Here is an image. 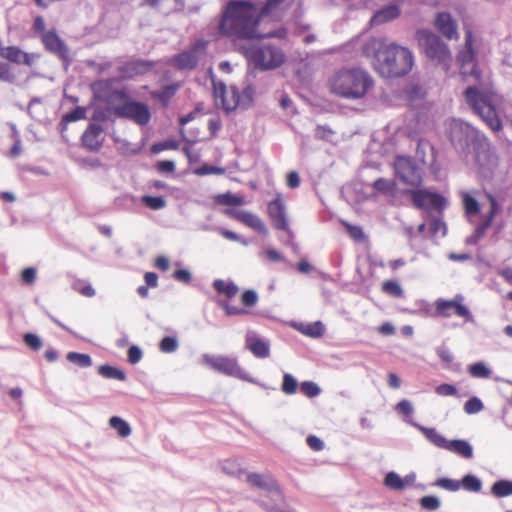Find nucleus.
<instances>
[{"instance_id":"51","label":"nucleus","mask_w":512,"mask_h":512,"mask_svg":"<svg viewBox=\"0 0 512 512\" xmlns=\"http://www.w3.org/2000/svg\"><path fill=\"white\" fill-rule=\"evenodd\" d=\"M382 291L393 297H401L403 289L396 280H386L382 284Z\"/></svg>"},{"instance_id":"44","label":"nucleus","mask_w":512,"mask_h":512,"mask_svg":"<svg viewBox=\"0 0 512 512\" xmlns=\"http://www.w3.org/2000/svg\"><path fill=\"white\" fill-rule=\"evenodd\" d=\"M177 91V86L175 84H169L162 88L160 92L156 94L157 99L161 103L162 106H168L171 98L175 95Z\"/></svg>"},{"instance_id":"62","label":"nucleus","mask_w":512,"mask_h":512,"mask_svg":"<svg viewBox=\"0 0 512 512\" xmlns=\"http://www.w3.org/2000/svg\"><path fill=\"white\" fill-rule=\"evenodd\" d=\"M156 169L160 173H173L176 169L175 162L172 160H159L156 163Z\"/></svg>"},{"instance_id":"29","label":"nucleus","mask_w":512,"mask_h":512,"mask_svg":"<svg viewBox=\"0 0 512 512\" xmlns=\"http://www.w3.org/2000/svg\"><path fill=\"white\" fill-rule=\"evenodd\" d=\"M98 374L107 379L126 380V373L122 369L110 364L100 365L98 367Z\"/></svg>"},{"instance_id":"11","label":"nucleus","mask_w":512,"mask_h":512,"mask_svg":"<svg viewBox=\"0 0 512 512\" xmlns=\"http://www.w3.org/2000/svg\"><path fill=\"white\" fill-rule=\"evenodd\" d=\"M248 59L256 69L269 71L279 68L285 62L286 57L279 47L268 44L252 49Z\"/></svg>"},{"instance_id":"9","label":"nucleus","mask_w":512,"mask_h":512,"mask_svg":"<svg viewBox=\"0 0 512 512\" xmlns=\"http://www.w3.org/2000/svg\"><path fill=\"white\" fill-rule=\"evenodd\" d=\"M202 363L226 376L235 377L258 385L262 388H267L264 383H261L257 379L251 377L242 367H240L236 358H230L223 355L215 356L205 353L202 355Z\"/></svg>"},{"instance_id":"39","label":"nucleus","mask_w":512,"mask_h":512,"mask_svg":"<svg viewBox=\"0 0 512 512\" xmlns=\"http://www.w3.org/2000/svg\"><path fill=\"white\" fill-rule=\"evenodd\" d=\"M141 202L151 210H160L166 206V200L163 196L144 195Z\"/></svg>"},{"instance_id":"57","label":"nucleus","mask_w":512,"mask_h":512,"mask_svg":"<svg viewBox=\"0 0 512 512\" xmlns=\"http://www.w3.org/2000/svg\"><path fill=\"white\" fill-rule=\"evenodd\" d=\"M345 228L348 235L356 242H364L366 240L367 237L361 226L345 223Z\"/></svg>"},{"instance_id":"48","label":"nucleus","mask_w":512,"mask_h":512,"mask_svg":"<svg viewBox=\"0 0 512 512\" xmlns=\"http://www.w3.org/2000/svg\"><path fill=\"white\" fill-rule=\"evenodd\" d=\"M23 51L17 46H8L1 51V56L10 62L20 64Z\"/></svg>"},{"instance_id":"38","label":"nucleus","mask_w":512,"mask_h":512,"mask_svg":"<svg viewBox=\"0 0 512 512\" xmlns=\"http://www.w3.org/2000/svg\"><path fill=\"white\" fill-rule=\"evenodd\" d=\"M384 485L390 489L401 491L405 489L404 480L394 471L388 472L384 477Z\"/></svg>"},{"instance_id":"33","label":"nucleus","mask_w":512,"mask_h":512,"mask_svg":"<svg viewBox=\"0 0 512 512\" xmlns=\"http://www.w3.org/2000/svg\"><path fill=\"white\" fill-rule=\"evenodd\" d=\"M462 203L465 210V213L468 216H475L480 212V204L478 200L469 194L468 192L462 193Z\"/></svg>"},{"instance_id":"5","label":"nucleus","mask_w":512,"mask_h":512,"mask_svg":"<svg viewBox=\"0 0 512 512\" xmlns=\"http://www.w3.org/2000/svg\"><path fill=\"white\" fill-rule=\"evenodd\" d=\"M370 74L360 68H342L330 80V91L344 99L358 100L363 98L373 86Z\"/></svg>"},{"instance_id":"27","label":"nucleus","mask_w":512,"mask_h":512,"mask_svg":"<svg viewBox=\"0 0 512 512\" xmlns=\"http://www.w3.org/2000/svg\"><path fill=\"white\" fill-rule=\"evenodd\" d=\"M212 86H213V97L215 103L217 105L218 101L220 102V107L225 111V106H228L229 102L226 97L227 86L223 81H216L212 76Z\"/></svg>"},{"instance_id":"53","label":"nucleus","mask_w":512,"mask_h":512,"mask_svg":"<svg viewBox=\"0 0 512 512\" xmlns=\"http://www.w3.org/2000/svg\"><path fill=\"white\" fill-rule=\"evenodd\" d=\"M299 387L300 391L309 398L317 397L321 393L320 386L313 381H303Z\"/></svg>"},{"instance_id":"56","label":"nucleus","mask_w":512,"mask_h":512,"mask_svg":"<svg viewBox=\"0 0 512 512\" xmlns=\"http://www.w3.org/2000/svg\"><path fill=\"white\" fill-rule=\"evenodd\" d=\"M110 114H113L111 110L109 109V105L106 104V107L96 106L94 107L92 114H91V120L95 122H105L109 120Z\"/></svg>"},{"instance_id":"55","label":"nucleus","mask_w":512,"mask_h":512,"mask_svg":"<svg viewBox=\"0 0 512 512\" xmlns=\"http://www.w3.org/2000/svg\"><path fill=\"white\" fill-rule=\"evenodd\" d=\"M87 109L83 106H76L71 111L63 114L65 122H76L78 120L86 119Z\"/></svg>"},{"instance_id":"37","label":"nucleus","mask_w":512,"mask_h":512,"mask_svg":"<svg viewBox=\"0 0 512 512\" xmlns=\"http://www.w3.org/2000/svg\"><path fill=\"white\" fill-rule=\"evenodd\" d=\"M300 332L312 338H320L325 333V325L321 321H315L305 325L304 329Z\"/></svg>"},{"instance_id":"2","label":"nucleus","mask_w":512,"mask_h":512,"mask_svg":"<svg viewBox=\"0 0 512 512\" xmlns=\"http://www.w3.org/2000/svg\"><path fill=\"white\" fill-rule=\"evenodd\" d=\"M116 78L98 79L90 84L93 97L109 105L111 112L120 119L134 122L139 126L151 120V111L145 102L136 100L125 88H113Z\"/></svg>"},{"instance_id":"61","label":"nucleus","mask_w":512,"mask_h":512,"mask_svg":"<svg viewBox=\"0 0 512 512\" xmlns=\"http://www.w3.org/2000/svg\"><path fill=\"white\" fill-rule=\"evenodd\" d=\"M283 501H272L271 503H268L266 501H259L261 507L267 512H294L293 510H284L281 508V504Z\"/></svg>"},{"instance_id":"18","label":"nucleus","mask_w":512,"mask_h":512,"mask_svg":"<svg viewBox=\"0 0 512 512\" xmlns=\"http://www.w3.org/2000/svg\"><path fill=\"white\" fill-rule=\"evenodd\" d=\"M104 128L97 123L91 122L81 136V145L90 152H98L103 147Z\"/></svg>"},{"instance_id":"30","label":"nucleus","mask_w":512,"mask_h":512,"mask_svg":"<svg viewBox=\"0 0 512 512\" xmlns=\"http://www.w3.org/2000/svg\"><path fill=\"white\" fill-rule=\"evenodd\" d=\"M214 202L222 206H241L244 204V198L228 191L215 195Z\"/></svg>"},{"instance_id":"50","label":"nucleus","mask_w":512,"mask_h":512,"mask_svg":"<svg viewBox=\"0 0 512 512\" xmlns=\"http://www.w3.org/2000/svg\"><path fill=\"white\" fill-rule=\"evenodd\" d=\"M419 504L424 510L435 511L441 506V501L435 495H426L420 498Z\"/></svg>"},{"instance_id":"21","label":"nucleus","mask_w":512,"mask_h":512,"mask_svg":"<svg viewBox=\"0 0 512 512\" xmlns=\"http://www.w3.org/2000/svg\"><path fill=\"white\" fill-rule=\"evenodd\" d=\"M245 348L256 358L264 359L270 356L269 340L260 337L255 331H247L245 335Z\"/></svg>"},{"instance_id":"40","label":"nucleus","mask_w":512,"mask_h":512,"mask_svg":"<svg viewBox=\"0 0 512 512\" xmlns=\"http://www.w3.org/2000/svg\"><path fill=\"white\" fill-rule=\"evenodd\" d=\"M179 143L174 139H166L164 141L155 142L150 147L151 154H158L164 150H177Z\"/></svg>"},{"instance_id":"63","label":"nucleus","mask_w":512,"mask_h":512,"mask_svg":"<svg viewBox=\"0 0 512 512\" xmlns=\"http://www.w3.org/2000/svg\"><path fill=\"white\" fill-rule=\"evenodd\" d=\"M37 271L34 267H26L21 272V280L24 284L30 285L35 282Z\"/></svg>"},{"instance_id":"6","label":"nucleus","mask_w":512,"mask_h":512,"mask_svg":"<svg viewBox=\"0 0 512 512\" xmlns=\"http://www.w3.org/2000/svg\"><path fill=\"white\" fill-rule=\"evenodd\" d=\"M465 101L472 111L493 131L503 129V115H500L492 93L480 90L476 85H470L464 90Z\"/></svg>"},{"instance_id":"8","label":"nucleus","mask_w":512,"mask_h":512,"mask_svg":"<svg viewBox=\"0 0 512 512\" xmlns=\"http://www.w3.org/2000/svg\"><path fill=\"white\" fill-rule=\"evenodd\" d=\"M409 423L419 430L425 438L434 446L450 451L462 458L471 459L473 457V447L468 440L465 439H446L434 427H426L413 420Z\"/></svg>"},{"instance_id":"4","label":"nucleus","mask_w":512,"mask_h":512,"mask_svg":"<svg viewBox=\"0 0 512 512\" xmlns=\"http://www.w3.org/2000/svg\"><path fill=\"white\" fill-rule=\"evenodd\" d=\"M262 16L250 0H229L222 9L218 31L222 36L243 40L273 37L272 32L266 35L257 33Z\"/></svg>"},{"instance_id":"1","label":"nucleus","mask_w":512,"mask_h":512,"mask_svg":"<svg viewBox=\"0 0 512 512\" xmlns=\"http://www.w3.org/2000/svg\"><path fill=\"white\" fill-rule=\"evenodd\" d=\"M449 140L460 156L474 155L481 176L493 177L498 157L484 133L468 122L453 119L449 125Z\"/></svg>"},{"instance_id":"35","label":"nucleus","mask_w":512,"mask_h":512,"mask_svg":"<svg viewBox=\"0 0 512 512\" xmlns=\"http://www.w3.org/2000/svg\"><path fill=\"white\" fill-rule=\"evenodd\" d=\"M372 187L377 191L385 195H393L396 191V183L393 180H388L386 178H378L376 179Z\"/></svg>"},{"instance_id":"59","label":"nucleus","mask_w":512,"mask_h":512,"mask_svg":"<svg viewBox=\"0 0 512 512\" xmlns=\"http://www.w3.org/2000/svg\"><path fill=\"white\" fill-rule=\"evenodd\" d=\"M142 356V350L137 345H131L127 350V359L130 364H137Z\"/></svg>"},{"instance_id":"19","label":"nucleus","mask_w":512,"mask_h":512,"mask_svg":"<svg viewBox=\"0 0 512 512\" xmlns=\"http://www.w3.org/2000/svg\"><path fill=\"white\" fill-rule=\"evenodd\" d=\"M206 42L201 40L192 45L188 50L182 51L172 58V63L180 70H194L199 62L197 56L198 48H205Z\"/></svg>"},{"instance_id":"20","label":"nucleus","mask_w":512,"mask_h":512,"mask_svg":"<svg viewBox=\"0 0 512 512\" xmlns=\"http://www.w3.org/2000/svg\"><path fill=\"white\" fill-rule=\"evenodd\" d=\"M155 63L146 59H132L118 67V72L124 79H132L138 75H144L151 71Z\"/></svg>"},{"instance_id":"52","label":"nucleus","mask_w":512,"mask_h":512,"mask_svg":"<svg viewBox=\"0 0 512 512\" xmlns=\"http://www.w3.org/2000/svg\"><path fill=\"white\" fill-rule=\"evenodd\" d=\"M22 339L24 344L33 351H38L43 346L42 339L35 333L27 332L23 335Z\"/></svg>"},{"instance_id":"41","label":"nucleus","mask_w":512,"mask_h":512,"mask_svg":"<svg viewBox=\"0 0 512 512\" xmlns=\"http://www.w3.org/2000/svg\"><path fill=\"white\" fill-rule=\"evenodd\" d=\"M159 350L163 353H173L179 347V341L177 336H164L159 341Z\"/></svg>"},{"instance_id":"49","label":"nucleus","mask_w":512,"mask_h":512,"mask_svg":"<svg viewBox=\"0 0 512 512\" xmlns=\"http://www.w3.org/2000/svg\"><path fill=\"white\" fill-rule=\"evenodd\" d=\"M194 173L199 176H206L211 174L221 175L225 173L223 167L215 166L209 163H203L194 170Z\"/></svg>"},{"instance_id":"28","label":"nucleus","mask_w":512,"mask_h":512,"mask_svg":"<svg viewBox=\"0 0 512 512\" xmlns=\"http://www.w3.org/2000/svg\"><path fill=\"white\" fill-rule=\"evenodd\" d=\"M213 288L219 294H224L228 298L234 297L238 292V286L233 281H224L222 279H215L212 283Z\"/></svg>"},{"instance_id":"34","label":"nucleus","mask_w":512,"mask_h":512,"mask_svg":"<svg viewBox=\"0 0 512 512\" xmlns=\"http://www.w3.org/2000/svg\"><path fill=\"white\" fill-rule=\"evenodd\" d=\"M109 425L116 430L119 436L128 437L131 434L129 423L119 416H112L109 419Z\"/></svg>"},{"instance_id":"10","label":"nucleus","mask_w":512,"mask_h":512,"mask_svg":"<svg viewBox=\"0 0 512 512\" xmlns=\"http://www.w3.org/2000/svg\"><path fill=\"white\" fill-rule=\"evenodd\" d=\"M465 297L458 293L452 299L438 298L434 302V315L441 318L456 316L463 318L466 323H475V317L464 303Z\"/></svg>"},{"instance_id":"47","label":"nucleus","mask_w":512,"mask_h":512,"mask_svg":"<svg viewBox=\"0 0 512 512\" xmlns=\"http://www.w3.org/2000/svg\"><path fill=\"white\" fill-rule=\"evenodd\" d=\"M457 60L460 64V68L468 67L471 64L477 63L476 52L474 49L465 48L459 53Z\"/></svg>"},{"instance_id":"26","label":"nucleus","mask_w":512,"mask_h":512,"mask_svg":"<svg viewBox=\"0 0 512 512\" xmlns=\"http://www.w3.org/2000/svg\"><path fill=\"white\" fill-rule=\"evenodd\" d=\"M461 488L472 493H479L482 490V480L472 473L465 474L460 480Z\"/></svg>"},{"instance_id":"12","label":"nucleus","mask_w":512,"mask_h":512,"mask_svg":"<svg viewBox=\"0 0 512 512\" xmlns=\"http://www.w3.org/2000/svg\"><path fill=\"white\" fill-rule=\"evenodd\" d=\"M396 176L401 182L410 186H419L422 183V168L417 162L406 156H398L394 162Z\"/></svg>"},{"instance_id":"13","label":"nucleus","mask_w":512,"mask_h":512,"mask_svg":"<svg viewBox=\"0 0 512 512\" xmlns=\"http://www.w3.org/2000/svg\"><path fill=\"white\" fill-rule=\"evenodd\" d=\"M411 199L417 208L423 209L427 212L435 210L442 214L448 205L446 197L438 192H432L427 189H416L412 191Z\"/></svg>"},{"instance_id":"16","label":"nucleus","mask_w":512,"mask_h":512,"mask_svg":"<svg viewBox=\"0 0 512 512\" xmlns=\"http://www.w3.org/2000/svg\"><path fill=\"white\" fill-rule=\"evenodd\" d=\"M246 481L253 487L264 490L272 501H283L282 491L271 474L248 473Z\"/></svg>"},{"instance_id":"3","label":"nucleus","mask_w":512,"mask_h":512,"mask_svg":"<svg viewBox=\"0 0 512 512\" xmlns=\"http://www.w3.org/2000/svg\"><path fill=\"white\" fill-rule=\"evenodd\" d=\"M362 55L371 59L377 73L384 78H399L407 75L414 65L413 53L396 43L387 44L381 38L371 37L361 48Z\"/></svg>"},{"instance_id":"54","label":"nucleus","mask_w":512,"mask_h":512,"mask_svg":"<svg viewBox=\"0 0 512 512\" xmlns=\"http://www.w3.org/2000/svg\"><path fill=\"white\" fill-rule=\"evenodd\" d=\"M429 230L432 235H437L441 232V236L444 237L447 234V225L440 217H431L429 222Z\"/></svg>"},{"instance_id":"36","label":"nucleus","mask_w":512,"mask_h":512,"mask_svg":"<svg viewBox=\"0 0 512 512\" xmlns=\"http://www.w3.org/2000/svg\"><path fill=\"white\" fill-rule=\"evenodd\" d=\"M66 359L69 362H71L81 368H87L92 365L91 356L89 354H85V353L71 351V352L67 353Z\"/></svg>"},{"instance_id":"15","label":"nucleus","mask_w":512,"mask_h":512,"mask_svg":"<svg viewBox=\"0 0 512 512\" xmlns=\"http://www.w3.org/2000/svg\"><path fill=\"white\" fill-rule=\"evenodd\" d=\"M267 210L274 228L287 232L289 238L287 244L291 245L296 251L298 246L293 242L294 234L289 228L286 209L282 199L280 197L273 199L271 202H269Z\"/></svg>"},{"instance_id":"45","label":"nucleus","mask_w":512,"mask_h":512,"mask_svg":"<svg viewBox=\"0 0 512 512\" xmlns=\"http://www.w3.org/2000/svg\"><path fill=\"white\" fill-rule=\"evenodd\" d=\"M460 74L462 79L465 81L469 80L470 78H473L475 81H480L482 72L478 66V63H474L468 67L460 68Z\"/></svg>"},{"instance_id":"58","label":"nucleus","mask_w":512,"mask_h":512,"mask_svg":"<svg viewBox=\"0 0 512 512\" xmlns=\"http://www.w3.org/2000/svg\"><path fill=\"white\" fill-rule=\"evenodd\" d=\"M258 301V294L253 289H247L241 294V302L245 307H252Z\"/></svg>"},{"instance_id":"42","label":"nucleus","mask_w":512,"mask_h":512,"mask_svg":"<svg viewBox=\"0 0 512 512\" xmlns=\"http://www.w3.org/2000/svg\"><path fill=\"white\" fill-rule=\"evenodd\" d=\"M298 381L297 379L290 373H284L282 384H281V390L287 394L292 395L297 392L298 389Z\"/></svg>"},{"instance_id":"23","label":"nucleus","mask_w":512,"mask_h":512,"mask_svg":"<svg viewBox=\"0 0 512 512\" xmlns=\"http://www.w3.org/2000/svg\"><path fill=\"white\" fill-rule=\"evenodd\" d=\"M434 25L436 29L447 39L452 40L458 37L457 24L450 13H437Z\"/></svg>"},{"instance_id":"46","label":"nucleus","mask_w":512,"mask_h":512,"mask_svg":"<svg viewBox=\"0 0 512 512\" xmlns=\"http://www.w3.org/2000/svg\"><path fill=\"white\" fill-rule=\"evenodd\" d=\"M433 485L451 492H456L461 488V483H459V480L451 479L448 477H440L436 479Z\"/></svg>"},{"instance_id":"32","label":"nucleus","mask_w":512,"mask_h":512,"mask_svg":"<svg viewBox=\"0 0 512 512\" xmlns=\"http://www.w3.org/2000/svg\"><path fill=\"white\" fill-rule=\"evenodd\" d=\"M467 371L472 377L481 379L489 378L492 374V370L484 361H477L470 364Z\"/></svg>"},{"instance_id":"25","label":"nucleus","mask_w":512,"mask_h":512,"mask_svg":"<svg viewBox=\"0 0 512 512\" xmlns=\"http://www.w3.org/2000/svg\"><path fill=\"white\" fill-rule=\"evenodd\" d=\"M486 197L490 206L488 214L485 216L484 220L476 226L478 228V232L484 234L486 230L492 225L495 216L501 211V205L499 204L495 195L492 193H486Z\"/></svg>"},{"instance_id":"24","label":"nucleus","mask_w":512,"mask_h":512,"mask_svg":"<svg viewBox=\"0 0 512 512\" xmlns=\"http://www.w3.org/2000/svg\"><path fill=\"white\" fill-rule=\"evenodd\" d=\"M401 14L397 4H388L377 10L370 19L371 25H381L398 18Z\"/></svg>"},{"instance_id":"22","label":"nucleus","mask_w":512,"mask_h":512,"mask_svg":"<svg viewBox=\"0 0 512 512\" xmlns=\"http://www.w3.org/2000/svg\"><path fill=\"white\" fill-rule=\"evenodd\" d=\"M225 213L232 218L236 219L239 222L247 225L248 227L256 230L259 234L266 236L268 234V229L262 220L257 216L248 211L236 210L232 208H227Z\"/></svg>"},{"instance_id":"7","label":"nucleus","mask_w":512,"mask_h":512,"mask_svg":"<svg viewBox=\"0 0 512 512\" xmlns=\"http://www.w3.org/2000/svg\"><path fill=\"white\" fill-rule=\"evenodd\" d=\"M415 38L426 58L433 64L441 66L447 72L450 68L452 55L449 46L429 29H418Z\"/></svg>"},{"instance_id":"17","label":"nucleus","mask_w":512,"mask_h":512,"mask_svg":"<svg viewBox=\"0 0 512 512\" xmlns=\"http://www.w3.org/2000/svg\"><path fill=\"white\" fill-rule=\"evenodd\" d=\"M232 94L233 105L228 104L225 106V112L230 114L237 108L248 110L254 104L255 87L252 83L247 82L243 89L240 91L237 85H230Z\"/></svg>"},{"instance_id":"64","label":"nucleus","mask_w":512,"mask_h":512,"mask_svg":"<svg viewBox=\"0 0 512 512\" xmlns=\"http://www.w3.org/2000/svg\"><path fill=\"white\" fill-rule=\"evenodd\" d=\"M173 278L179 282L188 284L192 280L191 272L186 268L177 269L173 272Z\"/></svg>"},{"instance_id":"31","label":"nucleus","mask_w":512,"mask_h":512,"mask_svg":"<svg viewBox=\"0 0 512 512\" xmlns=\"http://www.w3.org/2000/svg\"><path fill=\"white\" fill-rule=\"evenodd\" d=\"M491 493L497 498L512 495V481L507 479L495 481L491 486Z\"/></svg>"},{"instance_id":"60","label":"nucleus","mask_w":512,"mask_h":512,"mask_svg":"<svg viewBox=\"0 0 512 512\" xmlns=\"http://www.w3.org/2000/svg\"><path fill=\"white\" fill-rule=\"evenodd\" d=\"M435 392L441 396H455L457 394V388L453 384L442 383L436 386Z\"/></svg>"},{"instance_id":"14","label":"nucleus","mask_w":512,"mask_h":512,"mask_svg":"<svg viewBox=\"0 0 512 512\" xmlns=\"http://www.w3.org/2000/svg\"><path fill=\"white\" fill-rule=\"evenodd\" d=\"M41 42L44 48L51 54L56 55L67 70L72 62L70 51L64 40L57 34L56 30H49L41 35Z\"/></svg>"},{"instance_id":"43","label":"nucleus","mask_w":512,"mask_h":512,"mask_svg":"<svg viewBox=\"0 0 512 512\" xmlns=\"http://www.w3.org/2000/svg\"><path fill=\"white\" fill-rule=\"evenodd\" d=\"M484 404L482 400L477 396L470 397L463 406V410L468 415L477 414L482 411Z\"/></svg>"}]
</instances>
